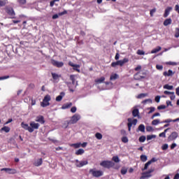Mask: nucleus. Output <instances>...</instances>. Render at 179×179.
Segmentation results:
<instances>
[{
	"instance_id": "9b49d317",
	"label": "nucleus",
	"mask_w": 179,
	"mask_h": 179,
	"mask_svg": "<svg viewBox=\"0 0 179 179\" xmlns=\"http://www.w3.org/2000/svg\"><path fill=\"white\" fill-rule=\"evenodd\" d=\"M51 64H52V66H55L57 68H62L64 66V62H57V60H55V59H51Z\"/></svg>"
},
{
	"instance_id": "b1692460",
	"label": "nucleus",
	"mask_w": 179,
	"mask_h": 179,
	"mask_svg": "<svg viewBox=\"0 0 179 179\" xmlns=\"http://www.w3.org/2000/svg\"><path fill=\"white\" fill-rule=\"evenodd\" d=\"M171 24H172V19H171V18H168V19L165 20L164 22V26H169Z\"/></svg>"
},
{
	"instance_id": "aec40b11",
	"label": "nucleus",
	"mask_w": 179,
	"mask_h": 179,
	"mask_svg": "<svg viewBox=\"0 0 179 179\" xmlns=\"http://www.w3.org/2000/svg\"><path fill=\"white\" fill-rule=\"evenodd\" d=\"M164 76H168V77H170V76H173V75H174V73L173 72L172 70H169L168 71H164V73H163Z\"/></svg>"
},
{
	"instance_id": "864d4df0",
	"label": "nucleus",
	"mask_w": 179,
	"mask_h": 179,
	"mask_svg": "<svg viewBox=\"0 0 179 179\" xmlns=\"http://www.w3.org/2000/svg\"><path fill=\"white\" fill-rule=\"evenodd\" d=\"M170 122H174V120H171V119H168L165 121L162 122V123L164 124V123H170Z\"/></svg>"
},
{
	"instance_id": "7c9ffc66",
	"label": "nucleus",
	"mask_w": 179,
	"mask_h": 179,
	"mask_svg": "<svg viewBox=\"0 0 179 179\" xmlns=\"http://www.w3.org/2000/svg\"><path fill=\"white\" fill-rule=\"evenodd\" d=\"M71 106H72V103H66L62 106V109H68L71 108Z\"/></svg>"
},
{
	"instance_id": "a18cd8bd",
	"label": "nucleus",
	"mask_w": 179,
	"mask_h": 179,
	"mask_svg": "<svg viewBox=\"0 0 179 179\" xmlns=\"http://www.w3.org/2000/svg\"><path fill=\"white\" fill-rule=\"evenodd\" d=\"M70 80L72 81V84L75 85V81H76L75 75H71Z\"/></svg>"
},
{
	"instance_id": "e2e57ef3",
	"label": "nucleus",
	"mask_w": 179,
	"mask_h": 179,
	"mask_svg": "<svg viewBox=\"0 0 179 179\" xmlns=\"http://www.w3.org/2000/svg\"><path fill=\"white\" fill-rule=\"evenodd\" d=\"M66 14H67V10H64L63 12L62 13H59V16H62V15H65Z\"/></svg>"
},
{
	"instance_id": "8fccbe9b",
	"label": "nucleus",
	"mask_w": 179,
	"mask_h": 179,
	"mask_svg": "<svg viewBox=\"0 0 179 179\" xmlns=\"http://www.w3.org/2000/svg\"><path fill=\"white\" fill-rule=\"evenodd\" d=\"M146 131H148V132L153 131V127L151 126L146 127Z\"/></svg>"
},
{
	"instance_id": "4d7b16f0",
	"label": "nucleus",
	"mask_w": 179,
	"mask_h": 179,
	"mask_svg": "<svg viewBox=\"0 0 179 179\" xmlns=\"http://www.w3.org/2000/svg\"><path fill=\"white\" fill-rule=\"evenodd\" d=\"M76 110H77V108L76 106H73L72 108H71V112L72 113H76Z\"/></svg>"
},
{
	"instance_id": "c9c22d12",
	"label": "nucleus",
	"mask_w": 179,
	"mask_h": 179,
	"mask_svg": "<svg viewBox=\"0 0 179 179\" xmlns=\"http://www.w3.org/2000/svg\"><path fill=\"white\" fill-rule=\"evenodd\" d=\"M1 130L2 131H5V133H9V131H10V128L8 127H2V129H1Z\"/></svg>"
},
{
	"instance_id": "2f4dec72",
	"label": "nucleus",
	"mask_w": 179,
	"mask_h": 179,
	"mask_svg": "<svg viewBox=\"0 0 179 179\" xmlns=\"http://www.w3.org/2000/svg\"><path fill=\"white\" fill-rule=\"evenodd\" d=\"M159 124H163V122H160L159 120H154L152 122H151V124L154 126L158 125Z\"/></svg>"
},
{
	"instance_id": "20e7f679",
	"label": "nucleus",
	"mask_w": 179,
	"mask_h": 179,
	"mask_svg": "<svg viewBox=\"0 0 179 179\" xmlns=\"http://www.w3.org/2000/svg\"><path fill=\"white\" fill-rule=\"evenodd\" d=\"M147 73L145 71H141L134 75V79L136 80H141L146 78Z\"/></svg>"
},
{
	"instance_id": "1a4fd4ad",
	"label": "nucleus",
	"mask_w": 179,
	"mask_h": 179,
	"mask_svg": "<svg viewBox=\"0 0 179 179\" xmlns=\"http://www.w3.org/2000/svg\"><path fill=\"white\" fill-rule=\"evenodd\" d=\"M5 11L10 16V19H15V13L12 8H5Z\"/></svg>"
},
{
	"instance_id": "473e14b6",
	"label": "nucleus",
	"mask_w": 179,
	"mask_h": 179,
	"mask_svg": "<svg viewBox=\"0 0 179 179\" xmlns=\"http://www.w3.org/2000/svg\"><path fill=\"white\" fill-rule=\"evenodd\" d=\"M169 129H170V128L166 129L164 132L159 134V136L166 138V133L169 131Z\"/></svg>"
},
{
	"instance_id": "4c0bfd02",
	"label": "nucleus",
	"mask_w": 179,
	"mask_h": 179,
	"mask_svg": "<svg viewBox=\"0 0 179 179\" xmlns=\"http://www.w3.org/2000/svg\"><path fill=\"white\" fill-rule=\"evenodd\" d=\"M95 138H97L98 140H101V139H102L103 136L100 133H96L95 134Z\"/></svg>"
},
{
	"instance_id": "13d9d810",
	"label": "nucleus",
	"mask_w": 179,
	"mask_h": 179,
	"mask_svg": "<svg viewBox=\"0 0 179 179\" xmlns=\"http://www.w3.org/2000/svg\"><path fill=\"white\" fill-rule=\"evenodd\" d=\"M160 113H155L153 114L152 117H151V119L153 120L155 117H159Z\"/></svg>"
},
{
	"instance_id": "f8f14e48",
	"label": "nucleus",
	"mask_w": 179,
	"mask_h": 179,
	"mask_svg": "<svg viewBox=\"0 0 179 179\" xmlns=\"http://www.w3.org/2000/svg\"><path fill=\"white\" fill-rule=\"evenodd\" d=\"M178 137V133H177L176 131H173L171 134V135L169 136L168 137V141H175L176 140V138Z\"/></svg>"
},
{
	"instance_id": "5701e85b",
	"label": "nucleus",
	"mask_w": 179,
	"mask_h": 179,
	"mask_svg": "<svg viewBox=\"0 0 179 179\" xmlns=\"http://www.w3.org/2000/svg\"><path fill=\"white\" fill-rule=\"evenodd\" d=\"M42 158H40L39 159H37V161L34 163V165L36 167L41 166L42 165Z\"/></svg>"
},
{
	"instance_id": "37998d69",
	"label": "nucleus",
	"mask_w": 179,
	"mask_h": 179,
	"mask_svg": "<svg viewBox=\"0 0 179 179\" xmlns=\"http://www.w3.org/2000/svg\"><path fill=\"white\" fill-rule=\"evenodd\" d=\"M157 12V8H153L152 10H150V16L153 17V14Z\"/></svg>"
},
{
	"instance_id": "052dcab7",
	"label": "nucleus",
	"mask_w": 179,
	"mask_h": 179,
	"mask_svg": "<svg viewBox=\"0 0 179 179\" xmlns=\"http://www.w3.org/2000/svg\"><path fill=\"white\" fill-rule=\"evenodd\" d=\"M148 109H150V111L148 112V114H151V113H154L155 110V108H154V107H151Z\"/></svg>"
},
{
	"instance_id": "7ed1b4c3",
	"label": "nucleus",
	"mask_w": 179,
	"mask_h": 179,
	"mask_svg": "<svg viewBox=\"0 0 179 179\" xmlns=\"http://www.w3.org/2000/svg\"><path fill=\"white\" fill-rule=\"evenodd\" d=\"M89 173L92 177L95 178H100L104 175V173L102 171L96 170V169H90Z\"/></svg>"
},
{
	"instance_id": "338daca9",
	"label": "nucleus",
	"mask_w": 179,
	"mask_h": 179,
	"mask_svg": "<svg viewBox=\"0 0 179 179\" xmlns=\"http://www.w3.org/2000/svg\"><path fill=\"white\" fill-rule=\"evenodd\" d=\"M176 94H177V96H179V87L176 88Z\"/></svg>"
},
{
	"instance_id": "680f3d73",
	"label": "nucleus",
	"mask_w": 179,
	"mask_h": 179,
	"mask_svg": "<svg viewBox=\"0 0 179 179\" xmlns=\"http://www.w3.org/2000/svg\"><path fill=\"white\" fill-rule=\"evenodd\" d=\"M8 78H9V76H1L0 77V80H6V79H8Z\"/></svg>"
},
{
	"instance_id": "a211bd4d",
	"label": "nucleus",
	"mask_w": 179,
	"mask_h": 179,
	"mask_svg": "<svg viewBox=\"0 0 179 179\" xmlns=\"http://www.w3.org/2000/svg\"><path fill=\"white\" fill-rule=\"evenodd\" d=\"M131 113L134 117H139V109L134 108Z\"/></svg>"
},
{
	"instance_id": "423d86ee",
	"label": "nucleus",
	"mask_w": 179,
	"mask_h": 179,
	"mask_svg": "<svg viewBox=\"0 0 179 179\" xmlns=\"http://www.w3.org/2000/svg\"><path fill=\"white\" fill-rule=\"evenodd\" d=\"M80 120V115L75 114L74 115L71 117V120L66 121L67 124H76Z\"/></svg>"
},
{
	"instance_id": "58836bf2",
	"label": "nucleus",
	"mask_w": 179,
	"mask_h": 179,
	"mask_svg": "<svg viewBox=\"0 0 179 179\" xmlns=\"http://www.w3.org/2000/svg\"><path fill=\"white\" fill-rule=\"evenodd\" d=\"M157 138V136H155V135H148V136H147V141H151V140H152L153 138Z\"/></svg>"
},
{
	"instance_id": "a19ab883",
	"label": "nucleus",
	"mask_w": 179,
	"mask_h": 179,
	"mask_svg": "<svg viewBox=\"0 0 179 179\" xmlns=\"http://www.w3.org/2000/svg\"><path fill=\"white\" fill-rule=\"evenodd\" d=\"M147 96H148L147 94L142 93V94H140L138 95L137 99H143L144 97H146Z\"/></svg>"
},
{
	"instance_id": "6e6552de",
	"label": "nucleus",
	"mask_w": 179,
	"mask_h": 179,
	"mask_svg": "<svg viewBox=\"0 0 179 179\" xmlns=\"http://www.w3.org/2000/svg\"><path fill=\"white\" fill-rule=\"evenodd\" d=\"M127 128H129V131H131V127L134 125V126H136L138 123V120L137 119H132L131 117H129V119H127Z\"/></svg>"
},
{
	"instance_id": "c85d7f7f",
	"label": "nucleus",
	"mask_w": 179,
	"mask_h": 179,
	"mask_svg": "<svg viewBox=\"0 0 179 179\" xmlns=\"http://www.w3.org/2000/svg\"><path fill=\"white\" fill-rule=\"evenodd\" d=\"M51 76H52V79L57 80L59 78H61V75H57L55 73H51Z\"/></svg>"
},
{
	"instance_id": "a878e982",
	"label": "nucleus",
	"mask_w": 179,
	"mask_h": 179,
	"mask_svg": "<svg viewBox=\"0 0 179 179\" xmlns=\"http://www.w3.org/2000/svg\"><path fill=\"white\" fill-rule=\"evenodd\" d=\"M85 153V150L83 149H79L78 150H76V152H75V155L77 156L82 155Z\"/></svg>"
},
{
	"instance_id": "412c9836",
	"label": "nucleus",
	"mask_w": 179,
	"mask_h": 179,
	"mask_svg": "<svg viewBox=\"0 0 179 179\" xmlns=\"http://www.w3.org/2000/svg\"><path fill=\"white\" fill-rule=\"evenodd\" d=\"M105 81V77H101L98 79L94 80V83L96 84H102Z\"/></svg>"
},
{
	"instance_id": "0eeeda50",
	"label": "nucleus",
	"mask_w": 179,
	"mask_h": 179,
	"mask_svg": "<svg viewBox=\"0 0 179 179\" xmlns=\"http://www.w3.org/2000/svg\"><path fill=\"white\" fill-rule=\"evenodd\" d=\"M51 100V97L49 94H47L44 96L43 101L41 102V107L45 108L50 106V101Z\"/></svg>"
},
{
	"instance_id": "3c124183",
	"label": "nucleus",
	"mask_w": 179,
	"mask_h": 179,
	"mask_svg": "<svg viewBox=\"0 0 179 179\" xmlns=\"http://www.w3.org/2000/svg\"><path fill=\"white\" fill-rule=\"evenodd\" d=\"M17 2L20 5H24L27 3V0H17Z\"/></svg>"
},
{
	"instance_id": "09e8293b",
	"label": "nucleus",
	"mask_w": 179,
	"mask_h": 179,
	"mask_svg": "<svg viewBox=\"0 0 179 179\" xmlns=\"http://www.w3.org/2000/svg\"><path fill=\"white\" fill-rule=\"evenodd\" d=\"M166 65H169V66H176L177 63L175 62H166Z\"/></svg>"
},
{
	"instance_id": "f3484780",
	"label": "nucleus",
	"mask_w": 179,
	"mask_h": 179,
	"mask_svg": "<svg viewBox=\"0 0 179 179\" xmlns=\"http://www.w3.org/2000/svg\"><path fill=\"white\" fill-rule=\"evenodd\" d=\"M1 171H6L9 172V174H15L16 173V170L15 169H1Z\"/></svg>"
},
{
	"instance_id": "603ef678",
	"label": "nucleus",
	"mask_w": 179,
	"mask_h": 179,
	"mask_svg": "<svg viewBox=\"0 0 179 179\" xmlns=\"http://www.w3.org/2000/svg\"><path fill=\"white\" fill-rule=\"evenodd\" d=\"M163 68L164 67L162 66V65L156 64V69H157L158 71H162Z\"/></svg>"
},
{
	"instance_id": "ea45409f",
	"label": "nucleus",
	"mask_w": 179,
	"mask_h": 179,
	"mask_svg": "<svg viewBox=\"0 0 179 179\" xmlns=\"http://www.w3.org/2000/svg\"><path fill=\"white\" fill-rule=\"evenodd\" d=\"M121 141H122L123 143H127V142H129V139L127 138V136H123L121 138Z\"/></svg>"
},
{
	"instance_id": "72a5a7b5",
	"label": "nucleus",
	"mask_w": 179,
	"mask_h": 179,
	"mask_svg": "<svg viewBox=\"0 0 179 179\" xmlns=\"http://www.w3.org/2000/svg\"><path fill=\"white\" fill-rule=\"evenodd\" d=\"M112 161H113L115 163L120 162V159L117 156H114L113 157H112Z\"/></svg>"
},
{
	"instance_id": "6ab92c4d",
	"label": "nucleus",
	"mask_w": 179,
	"mask_h": 179,
	"mask_svg": "<svg viewBox=\"0 0 179 179\" xmlns=\"http://www.w3.org/2000/svg\"><path fill=\"white\" fill-rule=\"evenodd\" d=\"M172 10V7H168L166 8V10H164V17H166L170 15V12Z\"/></svg>"
},
{
	"instance_id": "39448f33",
	"label": "nucleus",
	"mask_w": 179,
	"mask_h": 179,
	"mask_svg": "<svg viewBox=\"0 0 179 179\" xmlns=\"http://www.w3.org/2000/svg\"><path fill=\"white\" fill-rule=\"evenodd\" d=\"M129 62V59L124 58L122 60H118L117 62H114L111 63L112 68H115L116 66H123L124 64L128 63Z\"/></svg>"
},
{
	"instance_id": "79ce46f5",
	"label": "nucleus",
	"mask_w": 179,
	"mask_h": 179,
	"mask_svg": "<svg viewBox=\"0 0 179 179\" xmlns=\"http://www.w3.org/2000/svg\"><path fill=\"white\" fill-rule=\"evenodd\" d=\"M141 161L145 162L147 161V156L146 155H141L140 157Z\"/></svg>"
},
{
	"instance_id": "dca6fc26",
	"label": "nucleus",
	"mask_w": 179,
	"mask_h": 179,
	"mask_svg": "<svg viewBox=\"0 0 179 179\" xmlns=\"http://www.w3.org/2000/svg\"><path fill=\"white\" fill-rule=\"evenodd\" d=\"M152 176V175L150 173L144 172L142 173V176H141L140 179L149 178Z\"/></svg>"
},
{
	"instance_id": "c03bdc74",
	"label": "nucleus",
	"mask_w": 179,
	"mask_h": 179,
	"mask_svg": "<svg viewBox=\"0 0 179 179\" xmlns=\"http://www.w3.org/2000/svg\"><path fill=\"white\" fill-rule=\"evenodd\" d=\"M136 54L138 55H145V52L142 50H138V51H136Z\"/></svg>"
},
{
	"instance_id": "f03ea898",
	"label": "nucleus",
	"mask_w": 179,
	"mask_h": 179,
	"mask_svg": "<svg viewBox=\"0 0 179 179\" xmlns=\"http://www.w3.org/2000/svg\"><path fill=\"white\" fill-rule=\"evenodd\" d=\"M99 166H101L103 169H110L114 168V166H115V163L112 161L105 160L101 161V162L99 163Z\"/></svg>"
},
{
	"instance_id": "393cba45",
	"label": "nucleus",
	"mask_w": 179,
	"mask_h": 179,
	"mask_svg": "<svg viewBox=\"0 0 179 179\" xmlns=\"http://www.w3.org/2000/svg\"><path fill=\"white\" fill-rule=\"evenodd\" d=\"M120 76L117 75V73L112 74L110 76V80H115L116 79H118Z\"/></svg>"
},
{
	"instance_id": "e433bc0d",
	"label": "nucleus",
	"mask_w": 179,
	"mask_h": 179,
	"mask_svg": "<svg viewBox=\"0 0 179 179\" xmlns=\"http://www.w3.org/2000/svg\"><path fill=\"white\" fill-rule=\"evenodd\" d=\"M145 141H146V137L145 136H141L138 138V142H140V143H144Z\"/></svg>"
},
{
	"instance_id": "49530a36",
	"label": "nucleus",
	"mask_w": 179,
	"mask_h": 179,
	"mask_svg": "<svg viewBox=\"0 0 179 179\" xmlns=\"http://www.w3.org/2000/svg\"><path fill=\"white\" fill-rule=\"evenodd\" d=\"M164 94L166 95H174L175 92H170V91H164Z\"/></svg>"
},
{
	"instance_id": "f704fd0d",
	"label": "nucleus",
	"mask_w": 179,
	"mask_h": 179,
	"mask_svg": "<svg viewBox=\"0 0 179 179\" xmlns=\"http://www.w3.org/2000/svg\"><path fill=\"white\" fill-rule=\"evenodd\" d=\"M70 146L74 148L75 149H78L80 148V143H73L71 144Z\"/></svg>"
},
{
	"instance_id": "bf43d9fd",
	"label": "nucleus",
	"mask_w": 179,
	"mask_h": 179,
	"mask_svg": "<svg viewBox=\"0 0 179 179\" xmlns=\"http://www.w3.org/2000/svg\"><path fill=\"white\" fill-rule=\"evenodd\" d=\"M166 106L162 105V106H158V107H157V109H158L159 110H160L166 109Z\"/></svg>"
},
{
	"instance_id": "0e129e2a",
	"label": "nucleus",
	"mask_w": 179,
	"mask_h": 179,
	"mask_svg": "<svg viewBox=\"0 0 179 179\" xmlns=\"http://www.w3.org/2000/svg\"><path fill=\"white\" fill-rule=\"evenodd\" d=\"M175 11L179 13V5L175 6Z\"/></svg>"
},
{
	"instance_id": "cd10ccee",
	"label": "nucleus",
	"mask_w": 179,
	"mask_h": 179,
	"mask_svg": "<svg viewBox=\"0 0 179 179\" xmlns=\"http://www.w3.org/2000/svg\"><path fill=\"white\" fill-rule=\"evenodd\" d=\"M138 129L141 132L145 133V126H144V124H141L140 125H138Z\"/></svg>"
},
{
	"instance_id": "de8ad7c7",
	"label": "nucleus",
	"mask_w": 179,
	"mask_h": 179,
	"mask_svg": "<svg viewBox=\"0 0 179 179\" xmlns=\"http://www.w3.org/2000/svg\"><path fill=\"white\" fill-rule=\"evenodd\" d=\"M168 148H169V145L166 144V143L162 145V150H168Z\"/></svg>"
},
{
	"instance_id": "5fc2aeb1",
	"label": "nucleus",
	"mask_w": 179,
	"mask_h": 179,
	"mask_svg": "<svg viewBox=\"0 0 179 179\" xmlns=\"http://www.w3.org/2000/svg\"><path fill=\"white\" fill-rule=\"evenodd\" d=\"M152 103V100H151L150 99H145L144 101H142V103L143 104H146V103Z\"/></svg>"
},
{
	"instance_id": "c756f323",
	"label": "nucleus",
	"mask_w": 179,
	"mask_h": 179,
	"mask_svg": "<svg viewBox=\"0 0 179 179\" xmlns=\"http://www.w3.org/2000/svg\"><path fill=\"white\" fill-rule=\"evenodd\" d=\"M164 90H172L174 89V86L173 85H169L168 84L164 85Z\"/></svg>"
},
{
	"instance_id": "4468645a",
	"label": "nucleus",
	"mask_w": 179,
	"mask_h": 179,
	"mask_svg": "<svg viewBox=\"0 0 179 179\" xmlns=\"http://www.w3.org/2000/svg\"><path fill=\"white\" fill-rule=\"evenodd\" d=\"M157 162V159H155V158L151 159L150 161H148V162L145 164L144 169H143L142 171L147 170L148 169V166H150V164H152L153 162Z\"/></svg>"
},
{
	"instance_id": "69168bd1",
	"label": "nucleus",
	"mask_w": 179,
	"mask_h": 179,
	"mask_svg": "<svg viewBox=\"0 0 179 179\" xmlns=\"http://www.w3.org/2000/svg\"><path fill=\"white\" fill-rule=\"evenodd\" d=\"M120 133H121V135L123 136H127V131H125L124 130H121Z\"/></svg>"
},
{
	"instance_id": "ddd939ff",
	"label": "nucleus",
	"mask_w": 179,
	"mask_h": 179,
	"mask_svg": "<svg viewBox=\"0 0 179 179\" xmlns=\"http://www.w3.org/2000/svg\"><path fill=\"white\" fill-rule=\"evenodd\" d=\"M69 66L73 67V70L76 71L78 73H80V70L79 68H80V66L79 64H74L72 63V62H69Z\"/></svg>"
},
{
	"instance_id": "6e6d98bb",
	"label": "nucleus",
	"mask_w": 179,
	"mask_h": 179,
	"mask_svg": "<svg viewBox=\"0 0 179 179\" xmlns=\"http://www.w3.org/2000/svg\"><path fill=\"white\" fill-rule=\"evenodd\" d=\"M127 169H124V168L121 169V174L125 175V174H127Z\"/></svg>"
},
{
	"instance_id": "2eb2a0df",
	"label": "nucleus",
	"mask_w": 179,
	"mask_h": 179,
	"mask_svg": "<svg viewBox=\"0 0 179 179\" xmlns=\"http://www.w3.org/2000/svg\"><path fill=\"white\" fill-rule=\"evenodd\" d=\"M36 122H39L41 124H44L45 123V120H44V117L42 115H38L36 117Z\"/></svg>"
},
{
	"instance_id": "774afa93",
	"label": "nucleus",
	"mask_w": 179,
	"mask_h": 179,
	"mask_svg": "<svg viewBox=\"0 0 179 179\" xmlns=\"http://www.w3.org/2000/svg\"><path fill=\"white\" fill-rule=\"evenodd\" d=\"M173 179H179V173H178L177 174L175 175V176H173Z\"/></svg>"
},
{
	"instance_id": "f257e3e1",
	"label": "nucleus",
	"mask_w": 179,
	"mask_h": 179,
	"mask_svg": "<svg viewBox=\"0 0 179 179\" xmlns=\"http://www.w3.org/2000/svg\"><path fill=\"white\" fill-rule=\"evenodd\" d=\"M22 128L24 130L29 131V133H33L35 129H38L40 127V124L36 123L35 122H29V126L28 124H25L24 122L20 124Z\"/></svg>"
},
{
	"instance_id": "9d476101",
	"label": "nucleus",
	"mask_w": 179,
	"mask_h": 179,
	"mask_svg": "<svg viewBox=\"0 0 179 179\" xmlns=\"http://www.w3.org/2000/svg\"><path fill=\"white\" fill-rule=\"evenodd\" d=\"M76 166L78 168L83 167L84 166H87L89 164V162L87 160L85 161H79L78 159L75 160Z\"/></svg>"
},
{
	"instance_id": "bb28decb",
	"label": "nucleus",
	"mask_w": 179,
	"mask_h": 179,
	"mask_svg": "<svg viewBox=\"0 0 179 179\" xmlns=\"http://www.w3.org/2000/svg\"><path fill=\"white\" fill-rule=\"evenodd\" d=\"M160 50H162V48L158 46L156 48H154L152 51H151V54H155L159 52Z\"/></svg>"
},
{
	"instance_id": "4be33fe9",
	"label": "nucleus",
	"mask_w": 179,
	"mask_h": 179,
	"mask_svg": "<svg viewBox=\"0 0 179 179\" xmlns=\"http://www.w3.org/2000/svg\"><path fill=\"white\" fill-rule=\"evenodd\" d=\"M64 96H65V92H60V95L57 96L55 101H61L63 99Z\"/></svg>"
}]
</instances>
